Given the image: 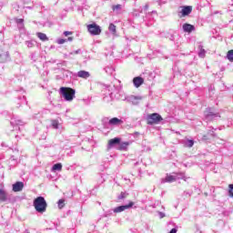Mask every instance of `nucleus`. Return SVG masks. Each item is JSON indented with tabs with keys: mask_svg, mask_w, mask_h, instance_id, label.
Here are the masks:
<instances>
[{
	"mask_svg": "<svg viewBox=\"0 0 233 233\" xmlns=\"http://www.w3.org/2000/svg\"><path fill=\"white\" fill-rule=\"evenodd\" d=\"M34 208L39 214H44V212H46V208L48 207V204H46V200H45V198L38 197L35 198L33 202Z\"/></svg>",
	"mask_w": 233,
	"mask_h": 233,
	"instance_id": "obj_1",
	"label": "nucleus"
},
{
	"mask_svg": "<svg viewBox=\"0 0 233 233\" xmlns=\"http://www.w3.org/2000/svg\"><path fill=\"white\" fill-rule=\"evenodd\" d=\"M60 94L66 101H74L76 97V89L71 87H60Z\"/></svg>",
	"mask_w": 233,
	"mask_h": 233,
	"instance_id": "obj_2",
	"label": "nucleus"
},
{
	"mask_svg": "<svg viewBox=\"0 0 233 233\" xmlns=\"http://www.w3.org/2000/svg\"><path fill=\"white\" fill-rule=\"evenodd\" d=\"M163 121L161 115L153 113L147 116V125H157Z\"/></svg>",
	"mask_w": 233,
	"mask_h": 233,
	"instance_id": "obj_3",
	"label": "nucleus"
},
{
	"mask_svg": "<svg viewBox=\"0 0 233 233\" xmlns=\"http://www.w3.org/2000/svg\"><path fill=\"white\" fill-rule=\"evenodd\" d=\"M86 28L91 35H99L101 34V26L96 23L87 25Z\"/></svg>",
	"mask_w": 233,
	"mask_h": 233,
	"instance_id": "obj_4",
	"label": "nucleus"
},
{
	"mask_svg": "<svg viewBox=\"0 0 233 233\" xmlns=\"http://www.w3.org/2000/svg\"><path fill=\"white\" fill-rule=\"evenodd\" d=\"M133 207H134V202H129L128 205L119 206L116 208L114 209V212L117 214L119 212H124V210H127V208H132Z\"/></svg>",
	"mask_w": 233,
	"mask_h": 233,
	"instance_id": "obj_5",
	"label": "nucleus"
},
{
	"mask_svg": "<svg viewBox=\"0 0 233 233\" xmlns=\"http://www.w3.org/2000/svg\"><path fill=\"white\" fill-rule=\"evenodd\" d=\"M119 143H121V138L119 137L109 139L107 141V150H110V148H112V147H115V145H119Z\"/></svg>",
	"mask_w": 233,
	"mask_h": 233,
	"instance_id": "obj_6",
	"label": "nucleus"
},
{
	"mask_svg": "<svg viewBox=\"0 0 233 233\" xmlns=\"http://www.w3.org/2000/svg\"><path fill=\"white\" fill-rule=\"evenodd\" d=\"M23 188H25V184L21 181L13 184V192H21Z\"/></svg>",
	"mask_w": 233,
	"mask_h": 233,
	"instance_id": "obj_7",
	"label": "nucleus"
},
{
	"mask_svg": "<svg viewBox=\"0 0 233 233\" xmlns=\"http://www.w3.org/2000/svg\"><path fill=\"white\" fill-rule=\"evenodd\" d=\"M143 83H145V79L141 76H136L133 79V84L136 86V88H139V86H141V85H143Z\"/></svg>",
	"mask_w": 233,
	"mask_h": 233,
	"instance_id": "obj_8",
	"label": "nucleus"
},
{
	"mask_svg": "<svg viewBox=\"0 0 233 233\" xmlns=\"http://www.w3.org/2000/svg\"><path fill=\"white\" fill-rule=\"evenodd\" d=\"M189 14H192V6L187 5L182 7V15L185 17L186 15H189Z\"/></svg>",
	"mask_w": 233,
	"mask_h": 233,
	"instance_id": "obj_9",
	"label": "nucleus"
},
{
	"mask_svg": "<svg viewBox=\"0 0 233 233\" xmlns=\"http://www.w3.org/2000/svg\"><path fill=\"white\" fill-rule=\"evenodd\" d=\"M183 30L184 32H187L188 34H190V32H194V30H196V27H194V25L190 24H184Z\"/></svg>",
	"mask_w": 233,
	"mask_h": 233,
	"instance_id": "obj_10",
	"label": "nucleus"
},
{
	"mask_svg": "<svg viewBox=\"0 0 233 233\" xmlns=\"http://www.w3.org/2000/svg\"><path fill=\"white\" fill-rule=\"evenodd\" d=\"M77 76L82 79H88V77H90V73H88L87 71H79L77 73Z\"/></svg>",
	"mask_w": 233,
	"mask_h": 233,
	"instance_id": "obj_11",
	"label": "nucleus"
},
{
	"mask_svg": "<svg viewBox=\"0 0 233 233\" xmlns=\"http://www.w3.org/2000/svg\"><path fill=\"white\" fill-rule=\"evenodd\" d=\"M121 124H123V120L117 117H113L109 120V125H121Z\"/></svg>",
	"mask_w": 233,
	"mask_h": 233,
	"instance_id": "obj_12",
	"label": "nucleus"
},
{
	"mask_svg": "<svg viewBox=\"0 0 233 233\" xmlns=\"http://www.w3.org/2000/svg\"><path fill=\"white\" fill-rule=\"evenodd\" d=\"M36 35L41 41H48V36L45 33H37Z\"/></svg>",
	"mask_w": 233,
	"mask_h": 233,
	"instance_id": "obj_13",
	"label": "nucleus"
},
{
	"mask_svg": "<svg viewBox=\"0 0 233 233\" xmlns=\"http://www.w3.org/2000/svg\"><path fill=\"white\" fill-rule=\"evenodd\" d=\"M166 183H173V181H176V177L172 175H167L165 178Z\"/></svg>",
	"mask_w": 233,
	"mask_h": 233,
	"instance_id": "obj_14",
	"label": "nucleus"
},
{
	"mask_svg": "<svg viewBox=\"0 0 233 233\" xmlns=\"http://www.w3.org/2000/svg\"><path fill=\"white\" fill-rule=\"evenodd\" d=\"M128 145H130V143H128V142L121 143L118 147V150H127V148H128Z\"/></svg>",
	"mask_w": 233,
	"mask_h": 233,
	"instance_id": "obj_15",
	"label": "nucleus"
},
{
	"mask_svg": "<svg viewBox=\"0 0 233 233\" xmlns=\"http://www.w3.org/2000/svg\"><path fill=\"white\" fill-rule=\"evenodd\" d=\"M0 201H6V192L3 189H0Z\"/></svg>",
	"mask_w": 233,
	"mask_h": 233,
	"instance_id": "obj_16",
	"label": "nucleus"
},
{
	"mask_svg": "<svg viewBox=\"0 0 233 233\" xmlns=\"http://www.w3.org/2000/svg\"><path fill=\"white\" fill-rule=\"evenodd\" d=\"M53 170H58V171L63 170V165L61 163L55 164L53 166Z\"/></svg>",
	"mask_w": 233,
	"mask_h": 233,
	"instance_id": "obj_17",
	"label": "nucleus"
},
{
	"mask_svg": "<svg viewBox=\"0 0 233 233\" xmlns=\"http://www.w3.org/2000/svg\"><path fill=\"white\" fill-rule=\"evenodd\" d=\"M227 58L228 59V61H233V49L229 50L227 54Z\"/></svg>",
	"mask_w": 233,
	"mask_h": 233,
	"instance_id": "obj_18",
	"label": "nucleus"
},
{
	"mask_svg": "<svg viewBox=\"0 0 233 233\" xmlns=\"http://www.w3.org/2000/svg\"><path fill=\"white\" fill-rule=\"evenodd\" d=\"M108 30L109 32H112V34H116V25L114 24H110L109 26H108Z\"/></svg>",
	"mask_w": 233,
	"mask_h": 233,
	"instance_id": "obj_19",
	"label": "nucleus"
},
{
	"mask_svg": "<svg viewBox=\"0 0 233 233\" xmlns=\"http://www.w3.org/2000/svg\"><path fill=\"white\" fill-rule=\"evenodd\" d=\"M186 147H187V148H192L194 147V140H187V144H186Z\"/></svg>",
	"mask_w": 233,
	"mask_h": 233,
	"instance_id": "obj_20",
	"label": "nucleus"
},
{
	"mask_svg": "<svg viewBox=\"0 0 233 233\" xmlns=\"http://www.w3.org/2000/svg\"><path fill=\"white\" fill-rule=\"evenodd\" d=\"M57 204H58V208H63L65 207V199H59Z\"/></svg>",
	"mask_w": 233,
	"mask_h": 233,
	"instance_id": "obj_21",
	"label": "nucleus"
},
{
	"mask_svg": "<svg viewBox=\"0 0 233 233\" xmlns=\"http://www.w3.org/2000/svg\"><path fill=\"white\" fill-rule=\"evenodd\" d=\"M228 188H229L228 190L229 198H233V184H230L228 186Z\"/></svg>",
	"mask_w": 233,
	"mask_h": 233,
	"instance_id": "obj_22",
	"label": "nucleus"
},
{
	"mask_svg": "<svg viewBox=\"0 0 233 233\" xmlns=\"http://www.w3.org/2000/svg\"><path fill=\"white\" fill-rule=\"evenodd\" d=\"M15 22H16L18 25H23V23H25V19H23V18H17V19L15 20Z\"/></svg>",
	"mask_w": 233,
	"mask_h": 233,
	"instance_id": "obj_23",
	"label": "nucleus"
},
{
	"mask_svg": "<svg viewBox=\"0 0 233 233\" xmlns=\"http://www.w3.org/2000/svg\"><path fill=\"white\" fill-rule=\"evenodd\" d=\"M113 10H121V5H113Z\"/></svg>",
	"mask_w": 233,
	"mask_h": 233,
	"instance_id": "obj_24",
	"label": "nucleus"
},
{
	"mask_svg": "<svg viewBox=\"0 0 233 233\" xmlns=\"http://www.w3.org/2000/svg\"><path fill=\"white\" fill-rule=\"evenodd\" d=\"M66 42V40L61 38V39H58L57 43L58 45H65V43Z\"/></svg>",
	"mask_w": 233,
	"mask_h": 233,
	"instance_id": "obj_25",
	"label": "nucleus"
},
{
	"mask_svg": "<svg viewBox=\"0 0 233 233\" xmlns=\"http://www.w3.org/2000/svg\"><path fill=\"white\" fill-rule=\"evenodd\" d=\"M199 57H205V49H202L199 53Z\"/></svg>",
	"mask_w": 233,
	"mask_h": 233,
	"instance_id": "obj_26",
	"label": "nucleus"
},
{
	"mask_svg": "<svg viewBox=\"0 0 233 233\" xmlns=\"http://www.w3.org/2000/svg\"><path fill=\"white\" fill-rule=\"evenodd\" d=\"M64 35H66V37H68V35H72V32L66 31V32H64Z\"/></svg>",
	"mask_w": 233,
	"mask_h": 233,
	"instance_id": "obj_27",
	"label": "nucleus"
},
{
	"mask_svg": "<svg viewBox=\"0 0 233 233\" xmlns=\"http://www.w3.org/2000/svg\"><path fill=\"white\" fill-rule=\"evenodd\" d=\"M125 198H127V194L126 193H121L119 199H125Z\"/></svg>",
	"mask_w": 233,
	"mask_h": 233,
	"instance_id": "obj_28",
	"label": "nucleus"
},
{
	"mask_svg": "<svg viewBox=\"0 0 233 233\" xmlns=\"http://www.w3.org/2000/svg\"><path fill=\"white\" fill-rule=\"evenodd\" d=\"M169 233H177V229L172 228Z\"/></svg>",
	"mask_w": 233,
	"mask_h": 233,
	"instance_id": "obj_29",
	"label": "nucleus"
},
{
	"mask_svg": "<svg viewBox=\"0 0 233 233\" xmlns=\"http://www.w3.org/2000/svg\"><path fill=\"white\" fill-rule=\"evenodd\" d=\"M73 39V37H68V41H72Z\"/></svg>",
	"mask_w": 233,
	"mask_h": 233,
	"instance_id": "obj_30",
	"label": "nucleus"
}]
</instances>
